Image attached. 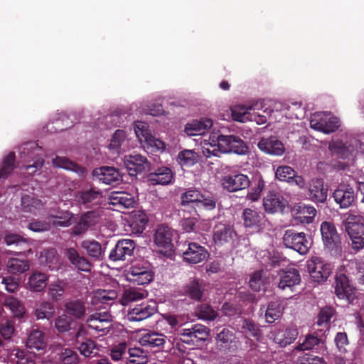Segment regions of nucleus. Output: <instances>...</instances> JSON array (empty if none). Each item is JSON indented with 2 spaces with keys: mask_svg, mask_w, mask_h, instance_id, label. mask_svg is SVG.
<instances>
[{
  "mask_svg": "<svg viewBox=\"0 0 364 364\" xmlns=\"http://www.w3.org/2000/svg\"><path fill=\"white\" fill-rule=\"evenodd\" d=\"M356 284H364V262L350 260L336 277L335 293L338 298L351 303L355 297Z\"/></svg>",
  "mask_w": 364,
  "mask_h": 364,
  "instance_id": "nucleus-1",
  "label": "nucleus"
},
{
  "mask_svg": "<svg viewBox=\"0 0 364 364\" xmlns=\"http://www.w3.org/2000/svg\"><path fill=\"white\" fill-rule=\"evenodd\" d=\"M210 139L213 143H217L220 153L233 152L238 155H244L247 152V146L238 136L213 134Z\"/></svg>",
  "mask_w": 364,
  "mask_h": 364,
  "instance_id": "nucleus-2",
  "label": "nucleus"
},
{
  "mask_svg": "<svg viewBox=\"0 0 364 364\" xmlns=\"http://www.w3.org/2000/svg\"><path fill=\"white\" fill-rule=\"evenodd\" d=\"M127 277L133 284L145 285L153 280L154 272L148 261H135L128 270Z\"/></svg>",
  "mask_w": 364,
  "mask_h": 364,
  "instance_id": "nucleus-3",
  "label": "nucleus"
},
{
  "mask_svg": "<svg viewBox=\"0 0 364 364\" xmlns=\"http://www.w3.org/2000/svg\"><path fill=\"white\" fill-rule=\"evenodd\" d=\"M173 235V230L165 225H159L155 231L154 242L159 251L166 257H171L174 252Z\"/></svg>",
  "mask_w": 364,
  "mask_h": 364,
  "instance_id": "nucleus-4",
  "label": "nucleus"
},
{
  "mask_svg": "<svg viewBox=\"0 0 364 364\" xmlns=\"http://www.w3.org/2000/svg\"><path fill=\"white\" fill-rule=\"evenodd\" d=\"M237 238L235 228L226 221H215L213 228V240L217 246L232 245Z\"/></svg>",
  "mask_w": 364,
  "mask_h": 364,
  "instance_id": "nucleus-5",
  "label": "nucleus"
},
{
  "mask_svg": "<svg viewBox=\"0 0 364 364\" xmlns=\"http://www.w3.org/2000/svg\"><path fill=\"white\" fill-rule=\"evenodd\" d=\"M79 205L86 209H95L100 206L102 191L93 186H85L75 193Z\"/></svg>",
  "mask_w": 364,
  "mask_h": 364,
  "instance_id": "nucleus-6",
  "label": "nucleus"
},
{
  "mask_svg": "<svg viewBox=\"0 0 364 364\" xmlns=\"http://www.w3.org/2000/svg\"><path fill=\"white\" fill-rule=\"evenodd\" d=\"M307 270L311 279L317 283H323L330 276L332 267L330 263L318 257H312L307 262Z\"/></svg>",
  "mask_w": 364,
  "mask_h": 364,
  "instance_id": "nucleus-7",
  "label": "nucleus"
},
{
  "mask_svg": "<svg viewBox=\"0 0 364 364\" xmlns=\"http://www.w3.org/2000/svg\"><path fill=\"white\" fill-rule=\"evenodd\" d=\"M284 245L300 255L306 254L310 247V241L304 232H296L294 230H287L283 237Z\"/></svg>",
  "mask_w": 364,
  "mask_h": 364,
  "instance_id": "nucleus-8",
  "label": "nucleus"
},
{
  "mask_svg": "<svg viewBox=\"0 0 364 364\" xmlns=\"http://www.w3.org/2000/svg\"><path fill=\"white\" fill-rule=\"evenodd\" d=\"M312 129L329 134L335 132L340 127L338 118L326 113H315L310 120Z\"/></svg>",
  "mask_w": 364,
  "mask_h": 364,
  "instance_id": "nucleus-9",
  "label": "nucleus"
},
{
  "mask_svg": "<svg viewBox=\"0 0 364 364\" xmlns=\"http://www.w3.org/2000/svg\"><path fill=\"white\" fill-rule=\"evenodd\" d=\"M136 243L130 239L119 240L109 255V259L113 262L130 260L134 255Z\"/></svg>",
  "mask_w": 364,
  "mask_h": 364,
  "instance_id": "nucleus-10",
  "label": "nucleus"
},
{
  "mask_svg": "<svg viewBox=\"0 0 364 364\" xmlns=\"http://www.w3.org/2000/svg\"><path fill=\"white\" fill-rule=\"evenodd\" d=\"M124 164L131 176H136L151 169V164L147 159L139 154L125 156Z\"/></svg>",
  "mask_w": 364,
  "mask_h": 364,
  "instance_id": "nucleus-11",
  "label": "nucleus"
},
{
  "mask_svg": "<svg viewBox=\"0 0 364 364\" xmlns=\"http://www.w3.org/2000/svg\"><path fill=\"white\" fill-rule=\"evenodd\" d=\"M250 183L249 177L242 173L227 175L221 179L223 188L230 193L246 189L250 187Z\"/></svg>",
  "mask_w": 364,
  "mask_h": 364,
  "instance_id": "nucleus-12",
  "label": "nucleus"
},
{
  "mask_svg": "<svg viewBox=\"0 0 364 364\" xmlns=\"http://www.w3.org/2000/svg\"><path fill=\"white\" fill-rule=\"evenodd\" d=\"M157 309L156 303L153 301L143 302L129 311L127 318L130 321H141L154 315Z\"/></svg>",
  "mask_w": 364,
  "mask_h": 364,
  "instance_id": "nucleus-13",
  "label": "nucleus"
},
{
  "mask_svg": "<svg viewBox=\"0 0 364 364\" xmlns=\"http://www.w3.org/2000/svg\"><path fill=\"white\" fill-rule=\"evenodd\" d=\"M112 316L108 311L95 313L87 319L89 328L101 332L102 335H106L112 328Z\"/></svg>",
  "mask_w": 364,
  "mask_h": 364,
  "instance_id": "nucleus-14",
  "label": "nucleus"
},
{
  "mask_svg": "<svg viewBox=\"0 0 364 364\" xmlns=\"http://www.w3.org/2000/svg\"><path fill=\"white\" fill-rule=\"evenodd\" d=\"M210 254L206 248L196 242L188 243V247L183 252L184 261L189 264H198L206 260Z\"/></svg>",
  "mask_w": 364,
  "mask_h": 364,
  "instance_id": "nucleus-15",
  "label": "nucleus"
},
{
  "mask_svg": "<svg viewBox=\"0 0 364 364\" xmlns=\"http://www.w3.org/2000/svg\"><path fill=\"white\" fill-rule=\"evenodd\" d=\"M332 197L341 208H348L355 200V192L349 184L340 183Z\"/></svg>",
  "mask_w": 364,
  "mask_h": 364,
  "instance_id": "nucleus-16",
  "label": "nucleus"
},
{
  "mask_svg": "<svg viewBox=\"0 0 364 364\" xmlns=\"http://www.w3.org/2000/svg\"><path fill=\"white\" fill-rule=\"evenodd\" d=\"M92 176L107 185H116L122 181L119 171L112 166H101L92 171Z\"/></svg>",
  "mask_w": 364,
  "mask_h": 364,
  "instance_id": "nucleus-17",
  "label": "nucleus"
},
{
  "mask_svg": "<svg viewBox=\"0 0 364 364\" xmlns=\"http://www.w3.org/2000/svg\"><path fill=\"white\" fill-rule=\"evenodd\" d=\"M321 233L324 246L329 250L337 249L341 245V238L335 225L329 222L321 225Z\"/></svg>",
  "mask_w": 364,
  "mask_h": 364,
  "instance_id": "nucleus-18",
  "label": "nucleus"
},
{
  "mask_svg": "<svg viewBox=\"0 0 364 364\" xmlns=\"http://www.w3.org/2000/svg\"><path fill=\"white\" fill-rule=\"evenodd\" d=\"M217 348L223 352H235L237 348V338L228 328H223L215 337Z\"/></svg>",
  "mask_w": 364,
  "mask_h": 364,
  "instance_id": "nucleus-19",
  "label": "nucleus"
},
{
  "mask_svg": "<svg viewBox=\"0 0 364 364\" xmlns=\"http://www.w3.org/2000/svg\"><path fill=\"white\" fill-rule=\"evenodd\" d=\"M328 149L333 156L341 159L353 160L355 156V149L350 141H332L328 145Z\"/></svg>",
  "mask_w": 364,
  "mask_h": 364,
  "instance_id": "nucleus-20",
  "label": "nucleus"
},
{
  "mask_svg": "<svg viewBox=\"0 0 364 364\" xmlns=\"http://www.w3.org/2000/svg\"><path fill=\"white\" fill-rule=\"evenodd\" d=\"M287 204V200L276 191H269L263 198V205L265 211L268 213H282Z\"/></svg>",
  "mask_w": 364,
  "mask_h": 364,
  "instance_id": "nucleus-21",
  "label": "nucleus"
},
{
  "mask_svg": "<svg viewBox=\"0 0 364 364\" xmlns=\"http://www.w3.org/2000/svg\"><path fill=\"white\" fill-rule=\"evenodd\" d=\"M136 130V134L139 138L141 142L144 141V147L150 151H163L166 149L165 143L155 138L148 129Z\"/></svg>",
  "mask_w": 364,
  "mask_h": 364,
  "instance_id": "nucleus-22",
  "label": "nucleus"
},
{
  "mask_svg": "<svg viewBox=\"0 0 364 364\" xmlns=\"http://www.w3.org/2000/svg\"><path fill=\"white\" fill-rule=\"evenodd\" d=\"M300 282L301 276L299 270L295 268H291L280 272L278 287L283 291L289 289L293 291V287Z\"/></svg>",
  "mask_w": 364,
  "mask_h": 364,
  "instance_id": "nucleus-23",
  "label": "nucleus"
},
{
  "mask_svg": "<svg viewBox=\"0 0 364 364\" xmlns=\"http://www.w3.org/2000/svg\"><path fill=\"white\" fill-rule=\"evenodd\" d=\"M65 312L72 318L83 319L86 316L87 304L82 299H69L65 303Z\"/></svg>",
  "mask_w": 364,
  "mask_h": 364,
  "instance_id": "nucleus-24",
  "label": "nucleus"
},
{
  "mask_svg": "<svg viewBox=\"0 0 364 364\" xmlns=\"http://www.w3.org/2000/svg\"><path fill=\"white\" fill-rule=\"evenodd\" d=\"M166 336L156 332H149L144 334L139 339V343L144 347L159 351L163 350L166 344Z\"/></svg>",
  "mask_w": 364,
  "mask_h": 364,
  "instance_id": "nucleus-25",
  "label": "nucleus"
},
{
  "mask_svg": "<svg viewBox=\"0 0 364 364\" xmlns=\"http://www.w3.org/2000/svg\"><path fill=\"white\" fill-rule=\"evenodd\" d=\"M181 336L183 343H194L195 339L205 340L208 336V328L205 326L196 324L191 328L183 329Z\"/></svg>",
  "mask_w": 364,
  "mask_h": 364,
  "instance_id": "nucleus-26",
  "label": "nucleus"
},
{
  "mask_svg": "<svg viewBox=\"0 0 364 364\" xmlns=\"http://www.w3.org/2000/svg\"><path fill=\"white\" fill-rule=\"evenodd\" d=\"M263 152L273 156H281L284 152V144L275 136L262 138L257 144Z\"/></svg>",
  "mask_w": 364,
  "mask_h": 364,
  "instance_id": "nucleus-27",
  "label": "nucleus"
},
{
  "mask_svg": "<svg viewBox=\"0 0 364 364\" xmlns=\"http://www.w3.org/2000/svg\"><path fill=\"white\" fill-rule=\"evenodd\" d=\"M309 198L315 203H324L326 200L328 189L324 188L322 178H312L309 183Z\"/></svg>",
  "mask_w": 364,
  "mask_h": 364,
  "instance_id": "nucleus-28",
  "label": "nucleus"
},
{
  "mask_svg": "<svg viewBox=\"0 0 364 364\" xmlns=\"http://www.w3.org/2000/svg\"><path fill=\"white\" fill-rule=\"evenodd\" d=\"M173 173L166 166H161L151 172L147 176V180L153 185H168L172 183Z\"/></svg>",
  "mask_w": 364,
  "mask_h": 364,
  "instance_id": "nucleus-29",
  "label": "nucleus"
},
{
  "mask_svg": "<svg viewBox=\"0 0 364 364\" xmlns=\"http://www.w3.org/2000/svg\"><path fill=\"white\" fill-rule=\"evenodd\" d=\"M213 126V120L209 118H202L200 120H193L186 124L185 132L189 136L203 135Z\"/></svg>",
  "mask_w": 364,
  "mask_h": 364,
  "instance_id": "nucleus-30",
  "label": "nucleus"
},
{
  "mask_svg": "<svg viewBox=\"0 0 364 364\" xmlns=\"http://www.w3.org/2000/svg\"><path fill=\"white\" fill-rule=\"evenodd\" d=\"M184 295L196 301L203 299L205 291V284L203 281L193 279L183 287Z\"/></svg>",
  "mask_w": 364,
  "mask_h": 364,
  "instance_id": "nucleus-31",
  "label": "nucleus"
},
{
  "mask_svg": "<svg viewBox=\"0 0 364 364\" xmlns=\"http://www.w3.org/2000/svg\"><path fill=\"white\" fill-rule=\"evenodd\" d=\"M65 257L78 270L90 272L92 267L90 262L83 256H80L78 251L74 247L66 249Z\"/></svg>",
  "mask_w": 364,
  "mask_h": 364,
  "instance_id": "nucleus-32",
  "label": "nucleus"
},
{
  "mask_svg": "<svg viewBox=\"0 0 364 364\" xmlns=\"http://www.w3.org/2000/svg\"><path fill=\"white\" fill-rule=\"evenodd\" d=\"M345 228L348 235L364 236V218L359 215L349 214Z\"/></svg>",
  "mask_w": 364,
  "mask_h": 364,
  "instance_id": "nucleus-33",
  "label": "nucleus"
},
{
  "mask_svg": "<svg viewBox=\"0 0 364 364\" xmlns=\"http://www.w3.org/2000/svg\"><path fill=\"white\" fill-rule=\"evenodd\" d=\"M80 247L86 252L89 257L95 261L103 259L105 249L102 245L94 239H86L81 242Z\"/></svg>",
  "mask_w": 364,
  "mask_h": 364,
  "instance_id": "nucleus-34",
  "label": "nucleus"
},
{
  "mask_svg": "<svg viewBox=\"0 0 364 364\" xmlns=\"http://www.w3.org/2000/svg\"><path fill=\"white\" fill-rule=\"evenodd\" d=\"M48 280L46 274L38 271L33 272L28 277V289L33 292H41L46 287Z\"/></svg>",
  "mask_w": 364,
  "mask_h": 364,
  "instance_id": "nucleus-35",
  "label": "nucleus"
},
{
  "mask_svg": "<svg viewBox=\"0 0 364 364\" xmlns=\"http://www.w3.org/2000/svg\"><path fill=\"white\" fill-rule=\"evenodd\" d=\"M110 203L118 208H129L135 203L133 196L127 192H114L109 197Z\"/></svg>",
  "mask_w": 364,
  "mask_h": 364,
  "instance_id": "nucleus-36",
  "label": "nucleus"
},
{
  "mask_svg": "<svg viewBox=\"0 0 364 364\" xmlns=\"http://www.w3.org/2000/svg\"><path fill=\"white\" fill-rule=\"evenodd\" d=\"M264 215L251 208H245L242 213V219L245 228L258 229L262 223Z\"/></svg>",
  "mask_w": 364,
  "mask_h": 364,
  "instance_id": "nucleus-37",
  "label": "nucleus"
},
{
  "mask_svg": "<svg viewBox=\"0 0 364 364\" xmlns=\"http://www.w3.org/2000/svg\"><path fill=\"white\" fill-rule=\"evenodd\" d=\"M26 346L30 350H43L46 346L45 334L38 329H33L29 333Z\"/></svg>",
  "mask_w": 364,
  "mask_h": 364,
  "instance_id": "nucleus-38",
  "label": "nucleus"
},
{
  "mask_svg": "<svg viewBox=\"0 0 364 364\" xmlns=\"http://www.w3.org/2000/svg\"><path fill=\"white\" fill-rule=\"evenodd\" d=\"M118 294L114 289H98L92 298V303L94 305L99 304L109 305L113 304Z\"/></svg>",
  "mask_w": 364,
  "mask_h": 364,
  "instance_id": "nucleus-39",
  "label": "nucleus"
},
{
  "mask_svg": "<svg viewBox=\"0 0 364 364\" xmlns=\"http://www.w3.org/2000/svg\"><path fill=\"white\" fill-rule=\"evenodd\" d=\"M298 334V329L295 326H289L284 332L277 333L274 341L281 346H286L291 344L297 338Z\"/></svg>",
  "mask_w": 364,
  "mask_h": 364,
  "instance_id": "nucleus-40",
  "label": "nucleus"
},
{
  "mask_svg": "<svg viewBox=\"0 0 364 364\" xmlns=\"http://www.w3.org/2000/svg\"><path fill=\"white\" fill-rule=\"evenodd\" d=\"M200 198H203V194L196 189H188L181 195V205L185 208L193 207L196 210Z\"/></svg>",
  "mask_w": 364,
  "mask_h": 364,
  "instance_id": "nucleus-41",
  "label": "nucleus"
},
{
  "mask_svg": "<svg viewBox=\"0 0 364 364\" xmlns=\"http://www.w3.org/2000/svg\"><path fill=\"white\" fill-rule=\"evenodd\" d=\"M129 355L127 358V364H146L148 361L147 352L139 347H134L128 349Z\"/></svg>",
  "mask_w": 364,
  "mask_h": 364,
  "instance_id": "nucleus-42",
  "label": "nucleus"
},
{
  "mask_svg": "<svg viewBox=\"0 0 364 364\" xmlns=\"http://www.w3.org/2000/svg\"><path fill=\"white\" fill-rule=\"evenodd\" d=\"M323 344L322 339L314 334H308L306 336L302 343H299L296 349L299 350H317Z\"/></svg>",
  "mask_w": 364,
  "mask_h": 364,
  "instance_id": "nucleus-43",
  "label": "nucleus"
},
{
  "mask_svg": "<svg viewBox=\"0 0 364 364\" xmlns=\"http://www.w3.org/2000/svg\"><path fill=\"white\" fill-rule=\"evenodd\" d=\"M41 262L53 269L57 268L59 257L54 248L44 250L40 256Z\"/></svg>",
  "mask_w": 364,
  "mask_h": 364,
  "instance_id": "nucleus-44",
  "label": "nucleus"
},
{
  "mask_svg": "<svg viewBox=\"0 0 364 364\" xmlns=\"http://www.w3.org/2000/svg\"><path fill=\"white\" fill-rule=\"evenodd\" d=\"M55 314V306L50 301L41 302L35 309L34 314L37 319H50Z\"/></svg>",
  "mask_w": 364,
  "mask_h": 364,
  "instance_id": "nucleus-45",
  "label": "nucleus"
},
{
  "mask_svg": "<svg viewBox=\"0 0 364 364\" xmlns=\"http://www.w3.org/2000/svg\"><path fill=\"white\" fill-rule=\"evenodd\" d=\"M53 164L55 167L70 170L80 174L84 172L82 167L65 157L56 156L53 160Z\"/></svg>",
  "mask_w": 364,
  "mask_h": 364,
  "instance_id": "nucleus-46",
  "label": "nucleus"
},
{
  "mask_svg": "<svg viewBox=\"0 0 364 364\" xmlns=\"http://www.w3.org/2000/svg\"><path fill=\"white\" fill-rule=\"evenodd\" d=\"M145 295V291L141 289L129 288L124 291L120 301L123 306H126L130 302L142 299L144 298Z\"/></svg>",
  "mask_w": 364,
  "mask_h": 364,
  "instance_id": "nucleus-47",
  "label": "nucleus"
},
{
  "mask_svg": "<svg viewBox=\"0 0 364 364\" xmlns=\"http://www.w3.org/2000/svg\"><path fill=\"white\" fill-rule=\"evenodd\" d=\"M241 328L242 332L247 336L258 338L262 334L259 326L250 318H243L242 320Z\"/></svg>",
  "mask_w": 364,
  "mask_h": 364,
  "instance_id": "nucleus-48",
  "label": "nucleus"
},
{
  "mask_svg": "<svg viewBox=\"0 0 364 364\" xmlns=\"http://www.w3.org/2000/svg\"><path fill=\"white\" fill-rule=\"evenodd\" d=\"M16 156L14 152L8 154L3 160L2 166L0 168V180L7 178L15 168Z\"/></svg>",
  "mask_w": 364,
  "mask_h": 364,
  "instance_id": "nucleus-49",
  "label": "nucleus"
},
{
  "mask_svg": "<svg viewBox=\"0 0 364 364\" xmlns=\"http://www.w3.org/2000/svg\"><path fill=\"white\" fill-rule=\"evenodd\" d=\"M73 323V318L66 313L58 316L55 320V327L58 332L60 333L70 331L72 329V325Z\"/></svg>",
  "mask_w": 364,
  "mask_h": 364,
  "instance_id": "nucleus-50",
  "label": "nucleus"
},
{
  "mask_svg": "<svg viewBox=\"0 0 364 364\" xmlns=\"http://www.w3.org/2000/svg\"><path fill=\"white\" fill-rule=\"evenodd\" d=\"M198 154L192 150H183L178 155V161L182 166H192L198 162Z\"/></svg>",
  "mask_w": 364,
  "mask_h": 364,
  "instance_id": "nucleus-51",
  "label": "nucleus"
},
{
  "mask_svg": "<svg viewBox=\"0 0 364 364\" xmlns=\"http://www.w3.org/2000/svg\"><path fill=\"white\" fill-rule=\"evenodd\" d=\"M8 271L12 274L23 273L29 269V264L26 260L11 258L7 263Z\"/></svg>",
  "mask_w": 364,
  "mask_h": 364,
  "instance_id": "nucleus-52",
  "label": "nucleus"
},
{
  "mask_svg": "<svg viewBox=\"0 0 364 364\" xmlns=\"http://www.w3.org/2000/svg\"><path fill=\"white\" fill-rule=\"evenodd\" d=\"M11 355L14 356L16 364H36L34 355L20 348H15L11 353Z\"/></svg>",
  "mask_w": 364,
  "mask_h": 364,
  "instance_id": "nucleus-53",
  "label": "nucleus"
},
{
  "mask_svg": "<svg viewBox=\"0 0 364 364\" xmlns=\"http://www.w3.org/2000/svg\"><path fill=\"white\" fill-rule=\"evenodd\" d=\"M196 314L199 318L207 321H213L218 316V312L206 304H202L197 308Z\"/></svg>",
  "mask_w": 364,
  "mask_h": 364,
  "instance_id": "nucleus-54",
  "label": "nucleus"
},
{
  "mask_svg": "<svg viewBox=\"0 0 364 364\" xmlns=\"http://www.w3.org/2000/svg\"><path fill=\"white\" fill-rule=\"evenodd\" d=\"M334 309L330 306L322 308L318 314L316 324L318 326L328 328L332 316L334 315Z\"/></svg>",
  "mask_w": 364,
  "mask_h": 364,
  "instance_id": "nucleus-55",
  "label": "nucleus"
},
{
  "mask_svg": "<svg viewBox=\"0 0 364 364\" xmlns=\"http://www.w3.org/2000/svg\"><path fill=\"white\" fill-rule=\"evenodd\" d=\"M298 211L300 215L299 218L303 219L302 221L306 223H311L316 215V208L309 205H299Z\"/></svg>",
  "mask_w": 364,
  "mask_h": 364,
  "instance_id": "nucleus-56",
  "label": "nucleus"
},
{
  "mask_svg": "<svg viewBox=\"0 0 364 364\" xmlns=\"http://www.w3.org/2000/svg\"><path fill=\"white\" fill-rule=\"evenodd\" d=\"M65 293V285L61 282H54L48 286V294L52 300H61Z\"/></svg>",
  "mask_w": 364,
  "mask_h": 364,
  "instance_id": "nucleus-57",
  "label": "nucleus"
},
{
  "mask_svg": "<svg viewBox=\"0 0 364 364\" xmlns=\"http://www.w3.org/2000/svg\"><path fill=\"white\" fill-rule=\"evenodd\" d=\"M281 316L282 311L280 306L276 302H270L268 304L267 309L265 312L267 322H268L269 323H272Z\"/></svg>",
  "mask_w": 364,
  "mask_h": 364,
  "instance_id": "nucleus-58",
  "label": "nucleus"
},
{
  "mask_svg": "<svg viewBox=\"0 0 364 364\" xmlns=\"http://www.w3.org/2000/svg\"><path fill=\"white\" fill-rule=\"evenodd\" d=\"M295 171L289 166H280L275 171L276 178L280 181L291 183L292 177L294 176Z\"/></svg>",
  "mask_w": 364,
  "mask_h": 364,
  "instance_id": "nucleus-59",
  "label": "nucleus"
},
{
  "mask_svg": "<svg viewBox=\"0 0 364 364\" xmlns=\"http://www.w3.org/2000/svg\"><path fill=\"white\" fill-rule=\"evenodd\" d=\"M59 360L63 364H77L79 356L73 350L66 348L59 353Z\"/></svg>",
  "mask_w": 364,
  "mask_h": 364,
  "instance_id": "nucleus-60",
  "label": "nucleus"
},
{
  "mask_svg": "<svg viewBox=\"0 0 364 364\" xmlns=\"http://www.w3.org/2000/svg\"><path fill=\"white\" fill-rule=\"evenodd\" d=\"M41 205V200L33 196L26 195L21 198V206L24 212H32Z\"/></svg>",
  "mask_w": 364,
  "mask_h": 364,
  "instance_id": "nucleus-61",
  "label": "nucleus"
},
{
  "mask_svg": "<svg viewBox=\"0 0 364 364\" xmlns=\"http://www.w3.org/2000/svg\"><path fill=\"white\" fill-rule=\"evenodd\" d=\"M76 346L81 355L85 357H90L94 350L96 349V344L92 339L76 343Z\"/></svg>",
  "mask_w": 364,
  "mask_h": 364,
  "instance_id": "nucleus-62",
  "label": "nucleus"
},
{
  "mask_svg": "<svg viewBox=\"0 0 364 364\" xmlns=\"http://www.w3.org/2000/svg\"><path fill=\"white\" fill-rule=\"evenodd\" d=\"M4 304L9 307L16 316H21L24 313V309L21 302L13 296L6 298Z\"/></svg>",
  "mask_w": 364,
  "mask_h": 364,
  "instance_id": "nucleus-63",
  "label": "nucleus"
},
{
  "mask_svg": "<svg viewBox=\"0 0 364 364\" xmlns=\"http://www.w3.org/2000/svg\"><path fill=\"white\" fill-rule=\"evenodd\" d=\"M296 364H326L323 358L306 353L297 358Z\"/></svg>",
  "mask_w": 364,
  "mask_h": 364,
  "instance_id": "nucleus-64",
  "label": "nucleus"
}]
</instances>
